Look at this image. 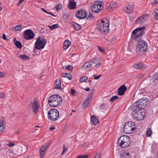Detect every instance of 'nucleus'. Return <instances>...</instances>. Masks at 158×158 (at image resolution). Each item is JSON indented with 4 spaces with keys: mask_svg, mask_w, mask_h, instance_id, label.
Returning <instances> with one entry per match:
<instances>
[{
    "mask_svg": "<svg viewBox=\"0 0 158 158\" xmlns=\"http://www.w3.org/2000/svg\"><path fill=\"white\" fill-rule=\"evenodd\" d=\"M19 57L22 59L25 60L28 59V57L25 55H21Z\"/></svg>",
    "mask_w": 158,
    "mask_h": 158,
    "instance_id": "nucleus-34",
    "label": "nucleus"
},
{
    "mask_svg": "<svg viewBox=\"0 0 158 158\" xmlns=\"http://www.w3.org/2000/svg\"><path fill=\"white\" fill-rule=\"evenodd\" d=\"M59 116V111L56 109L50 110L48 113V118L51 121H55L57 120Z\"/></svg>",
    "mask_w": 158,
    "mask_h": 158,
    "instance_id": "nucleus-6",
    "label": "nucleus"
},
{
    "mask_svg": "<svg viewBox=\"0 0 158 158\" xmlns=\"http://www.w3.org/2000/svg\"><path fill=\"white\" fill-rule=\"evenodd\" d=\"M156 81V80L154 77H153V78L151 80L149 87H152L156 85L157 82Z\"/></svg>",
    "mask_w": 158,
    "mask_h": 158,
    "instance_id": "nucleus-25",
    "label": "nucleus"
},
{
    "mask_svg": "<svg viewBox=\"0 0 158 158\" xmlns=\"http://www.w3.org/2000/svg\"><path fill=\"white\" fill-rule=\"evenodd\" d=\"M5 128V126H4V128L3 129L2 127H0V133L3 132Z\"/></svg>",
    "mask_w": 158,
    "mask_h": 158,
    "instance_id": "nucleus-51",
    "label": "nucleus"
},
{
    "mask_svg": "<svg viewBox=\"0 0 158 158\" xmlns=\"http://www.w3.org/2000/svg\"><path fill=\"white\" fill-rule=\"evenodd\" d=\"M152 133V131L151 128L148 127L146 131V135L148 137H150Z\"/></svg>",
    "mask_w": 158,
    "mask_h": 158,
    "instance_id": "nucleus-31",
    "label": "nucleus"
},
{
    "mask_svg": "<svg viewBox=\"0 0 158 158\" xmlns=\"http://www.w3.org/2000/svg\"><path fill=\"white\" fill-rule=\"evenodd\" d=\"M153 77L156 80V81H158V73L156 74L155 76H153Z\"/></svg>",
    "mask_w": 158,
    "mask_h": 158,
    "instance_id": "nucleus-53",
    "label": "nucleus"
},
{
    "mask_svg": "<svg viewBox=\"0 0 158 158\" xmlns=\"http://www.w3.org/2000/svg\"><path fill=\"white\" fill-rule=\"evenodd\" d=\"M62 7V5L60 4H58L56 5L55 8L56 10H58L61 9Z\"/></svg>",
    "mask_w": 158,
    "mask_h": 158,
    "instance_id": "nucleus-38",
    "label": "nucleus"
},
{
    "mask_svg": "<svg viewBox=\"0 0 158 158\" xmlns=\"http://www.w3.org/2000/svg\"><path fill=\"white\" fill-rule=\"evenodd\" d=\"M15 38L14 39V43L15 45L16 46L19 48H21L22 47V45L21 43L18 41H15Z\"/></svg>",
    "mask_w": 158,
    "mask_h": 158,
    "instance_id": "nucleus-30",
    "label": "nucleus"
},
{
    "mask_svg": "<svg viewBox=\"0 0 158 158\" xmlns=\"http://www.w3.org/2000/svg\"><path fill=\"white\" fill-rule=\"evenodd\" d=\"M34 34L31 30L27 29L24 31L23 37L26 40L32 39L34 38Z\"/></svg>",
    "mask_w": 158,
    "mask_h": 158,
    "instance_id": "nucleus-11",
    "label": "nucleus"
},
{
    "mask_svg": "<svg viewBox=\"0 0 158 158\" xmlns=\"http://www.w3.org/2000/svg\"><path fill=\"white\" fill-rule=\"evenodd\" d=\"M120 158H130V154L128 152H122L120 154Z\"/></svg>",
    "mask_w": 158,
    "mask_h": 158,
    "instance_id": "nucleus-24",
    "label": "nucleus"
},
{
    "mask_svg": "<svg viewBox=\"0 0 158 158\" xmlns=\"http://www.w3.org/2000/svg\"><path fill=\"white\" fill-rule=\"evenodd\" d=\"M50 144L49 142H47L42 146L40 150V155L41 158H43L44 157L47 148L49 147Z\"/></svg>",
    "mask_w": 158,
    "mask_h": 158,
    "instance_id": "nucleus-14",
    "label": "nucleus"
},
{
    "mask_svg": "<svg viewBox=\"0 0 158 158\" xmlns=\"http://www.w3.org/2000/svg\"><path fill=\"white\" fill-rule=\"evenodd\" d=\"M93 18V15L91 13L89 14L88 16V19H91Z\"/></svg>",
    "mask_w": 158,
    "mask_h": 158,
    "instance_id": "nucleus-47",
    "label": "nucleus"
},
{
    "mask_svg": "<svg viewBox=\"0 0 158 158\" xmlns=\"http://www.w3.org/2000/svg\"><path fill=\"white\" fill-rule=\"evenodd\" d=\"M2 38L4 40H6L7 41L9 40V39H7L5 34H3L2 35Z\"/></svg>",
    "mask_w": 158,
    "mask_h": 158,
    "instance_id": "nucleus-49",
    "label": "nucleus"
},
{
    "mask_svg": "<svg viewBox=\"0 0 158 158\" xmlns=\"http://www.w3.org/2000/svg\"><path fill=\"white\" fill-rule=\"evenodd\" d=\"M116 40V38L115 37V36H114V37H113L111 39V40H110V43L111 44H112Z\"/></svg>",
    "mask_w": 158,
    "mask_h": 158,
    "instance_id": "nucleus-48",
    "label": "nucleus"
},
{
    "mask_svg": "<svg viewBox=\"0 0 158 158\" xmlns=\"http://www.w3.org/2000/svg\"><path fill=\"white\" fill-rule=\"evenodd\" d=\"M69 8L71 10L75 9L76 8V3L75 2L70 1H69Z\"/></svg>",
    "mask_w": 158,
    "mask_h": 158,
    "instance_id": "nucleus-21",
    "label": "nucleus"
},
{
    "mask_svg": "<svg viewBox=\"0 0 158 158\" xmlns=\"http://www.w3.org/2000/svg\"><path fill=\"white\" fill-rule=\"evenodd\" d=\"M24 0H19L18 3L17 4V6H19L23 2Z\"/></svg>",
    "mask_w": 158,
    "mask_h": 158,
    "instance_id": "nucleus-52",
    "label": "nucleus"
},
{
    "mask_svg": "<svg viewBox=\"0 0 158 158\" xmlns=\"http://www.w3.org/2000/svg\"><path fill=\"white\" fill-rule=\"evenodd\" d=\"M135 127L133 122H128L125 123L123 128V131L126 134L133 133L135 129Z\"/></svg>",
    "mask_w": 158,
    "mask_h": 158,
    "instance_id": "nucleus-7",
    "label": "nucleus"
},
{
    "mask_svg": "<svg viewBox=\"0 0 158 158\" xmlns=\"http://www.w3.org/2000/svg\"><path fill=\"white\" fill-rule=\"evenodd\" d=\"M5 121L4 117L2 116L1 118L0 121V127H2L3 129L4 128V126H5Z\"/></svg>",
    "mask_w": 158,
    "mask_h": 158,
    "instance_id": "nucleus-27",
    "label": "nucleus"
},
{
    "mask_svg": "<svg viewBox=\"0 0 158 158\" xmlns=\"http://www.w3.org/2000/svg\"><path fill=\"white\" fill-rule=\"evenodd\" d=\"M15 145V144L14 143L10 142L9 144H7V145L9 147H12Z\"/></svg>",
    "mask_w": 158,
    "mask_h": 158,
    "instance_id": "nucleus-44",
    "label": "nucleus"
},
{
    "mask_svg": "<svg viewBox=\"0 0 158 158\" xmlns=\"http://www.w3.org/2000/svg\"><path fill=\"white\" fill-rule=\"evenodd\" d=\"M4 97L5 95L3 93H0V98H3Z\"/></svg>",
    "mask_w": 158,
    "mask_h": 158,
    "instance_id": "nucleus-56",
    "label": "nucleus"
},
{
    "mask_svg": "<svg viewBox=\"0 0 158 158\" xmlns=\"http://www.w3.org/2000/svg\"><path fill=\"white\" fill-rule=\"evenodd\" d=\"M101 65V63H98V64H96L95 65V67L97 68H98Z\"/></svg>",
    "mask_w": 158,
    "mask_h": 158,
    "instance_id": "nucleus-58",
    "label": "nucleus"
},
{
    "mask_svg": "<svg viewBox=\"0 0 158 158\" xmlns=\"http://www.w3.org/2000/svg\"><path fill=\"white\" fill-rule=\"evenodd\" d=\"M118 98L117 96H115L112 97L110 100V102H114L116 99H118Z\"/></svg>",
    "mask_w": 158,
    "mask_h": 158,
    "instance_id": "nucleus-36",
    "label": "nucleus"
},
{
    "mask_svg": "<svg viewBox=\"0 0 158 158\" xmlns=\"http://www.w3.org/2000/svg\"><path fill=\"white\" fill-rule=\"evenodd\" d=\"M6 75L5 73L2 72L0 71V78H2L4 77Z\"/></svg>",
    "mask_w": 158,
    "mask_h": 158,
    "instance_id": "nucleus-46",
    "label": "nucleus"
},
{
    "mask_svg": "<svg viewBox=\"0 0 158 158\" xmlns=\"http://www.w3.org/2000/svg\"><path fill=\"white\" fill-rule=\"evenodd\" d=\"M46 43V40L43 36L39 37L35 44V48L36 49L40 50L44 48Z\"/></svg>",
    "mask_w": 158,
    "mask_h": 158,
    "instance_id": "nucleus-8",
    "label": "nucleus"
},
{
    "mask_svg": "<svg viewBox=\"0 0 158 158\" xmlns=\"http://www.w3.org/2000/svg\"><path fill=\"white\" fill-rule=\"evenodd\" d=\"M89 105V104H87L86 103H85L84 102L82 104V106L84 108H87Z\"/></svg>",
    "mask_w": 158,
    "mask_h": 158,
    "instance_id": "nucleus-41",
    "label": "nucleus"
},
{
    "mask_svg": "<svg viewBox=\"0 0 158 158\" xmlns=\"http://www.w3.org/2000/svg\"><path fill=\"white\" fill-rule=\"evenodd\" d=\"M91 121L92 124L96 125L99 123V120L98 118L94 115L91 117Z\"/></svg>",
    "mask_w": 158,
    "mask_h": 158,
    "instance_id": "nucleus-19",
    "label": "nucleus"
},
{
    "mask_svg": "<svg viewBox=\"0 0 158 158\" xmlns=\"http://www.w3.org/2000/svg\"><path fill=\"white\" fill-rule=\"evenodd\" d=\"M62 102L61 97L59 95L56 94L50 97L48 101L50 105L53 107L58 106L61 104Z\"/></svg>",
    "mask_w": 158,
    "mask_h": 158,
    "instance_id": "nucleus-4",
    "label": "nucleus"
},
{
    "mask_svg": "<svg viewBox=\"0 0 158 158\" xmlns=\"http://www.w3.org/2000/svg\"><path fill=\"white\" fill-rule=\"evenodd\" d=\"M41 9L44 12H45L46 13H48V12L44 8H41Z\"/></svg>",
    "mask_w": 158,
    "mask_h": 158,
    "instance_id": "nucleus-60",
    "label": "nucleus"
},
{
    "mask_svg": "<svg viewBox=\"0 0 158 158\" xmlns=\"http://www.w3.org/2000/svg\"><path fill=\"white\" fill-rule=\"evenodd\" d=\"M65 69L69 70H71L73 69V67L72 66L69 65L66 66Z\"/></svg>",
    "mask_w": 158,
    "mask_h": 158,
    "instance_id": "nucleus-40",
    "label": "nucleus"
},
{
    "mask_svg": "<svg viewBox=\"0 0 158 158\" xmlns=\"http://www.w3.org/2000/svg\"><path fill=\"white\" fill-rule=\"evenodd\" d=\"M30 106L33 109V111L35 113H37L40 107V105L38 102L34 99L33 102H31L30 105Z\"/></svg>",
    "mask_w": 158,
    "mask_h": 158,
    "instance_id": "nucleus-12",
    "label": "nucleus"
},
{
    "mask_svg": "<svg viewBox=\"0 0 158 158\" xmlns=\"http://www.w3.org/2000/svg\"><path fill=\"white\" fill-rule=\"evenodd\" d=\"M22 28V26L21 25H18L15 27V29L16 31H19Z\"/></svg>",
    "mask_w": 158,
    "mask_h": 158,
    "instance_id": "nucleus-35",
    "label": "nucleus"
},
{
    "mask_svg": "<svg viewBox=\"0 0 158 158\" xmlns=\"http://www.w3.org/2000/svg\"><path fill=\"white\" fill-rule=\"evenodd\" d=\"M97 47L98 48V49L99 51L103 53H105V50L102 48L100 46H98Z\"/></svg>",
    "mask_w": 158,
    "mask_h": 158,
    "instance_id": "nucleus-37",
    "label": "nucleus"
},
{
    "mask_svg": "<svg viewBox=\"0 0 158 158\" xmlns=\"http://www.w3.org/2000/svg\"><path fill=\"white\" fill-rule=\"evenodd\" d=\"M102 3V2L99 1H95L91 8L92 11L95 13L98 12L103 8Z\"/></svg>",
    "mask_w": 158,
    "mask_h": 158,
    "instance_id": "nucleus-9",
    "label": "nucleus"
},
{
    "mask_svg": "<svg viewBox=\"0 0 158 158\" xmlns=\"http://www.w3.org/2000/svg\"><path fill=\"white\" fill-rule=\"evenodd\" d=\"M88 155L79 156L77 158H88Z\"/></svg>",
    "mask_w": 158,
    "mask_h": 158,
    "instance_id": "nucleus-42",
    "label": "nucleus"
},
{
    "mask_svg": "<svg viewBox=\"0 0 158 158\" xmlns=\"http://www.w3.org/2000/svg\"><path fill=\"white\" fill-rule=\"evenodd\" d=\"M105 105L104 104H102V105L101 107H102H102H104L105 106Z\"/></svg>",
    "mask_w": 158,
    "mask_h": 158,
    "instance_id": "nucleus-64",
    "label": "nucleus"
},
{
    "mask_svg": "<svg viewBox=\"0 0 158 158\" xmlns=\"http://www.w3.org/2000/svg\"><path fill=\"white\" fill-rule=\"evenodd\" d=\"M96 28L103 34H108L109 32V20L107 19L102 20L100 23L97 24Z\"/></svg>",
    "mask_w": 158,
    "mask_h": 158,
    "instance_id": "nucleus-2",
    "label": "nucleus"
},
{
    "mask_svg": "<svg viewBox=\"0 0 158 158\" xmlns=\"http://www.w3.org/2000/svg\"><path fill=\"white\" fill-rule=\"evenodd\" d=\"M131 142L130 137L128 136L125 135L121 136L118 140V145L123 148L128 147L129 146Z\"/></svg>",
    "mask_w": 158,
    "mask_h": 158,
    "instance_id": "nucleus-3",
    "label": "nucleus"
},
{
    "mask_svg": "<svg viewBox=\"0 0 158 158\" xmlns=\"http://www.w3.org/2000/svg\"><path fill=\"white\" fill-rule=\"evenodd\" d=\"M147 98H142L135 102L134 104V106L135 107V112H137V111L139 112L143 110L147 104Z\"/></svg>",
    "mask_w": 158,
    "mask_h": 158,
    "instance_id": "nucleus-5",
    "label": "nucleus"
},
{
    "mask_svg": "<svg viewBox=\"0 0 158 158\" xmlns=\"http://www.w3.org/2000/svg\"><path fill=\"white\" fill-rule=\"evenodd\" d=\"M55 85H56L55 88L56 89H61V82L59 79H56Z\"/></svg>",
    "mask_w": 158,
    "mask_h": 158,
    "instance_id": "nucleus-23",
    "label": "nucleus"
},
{
    "mask_svg": "<svg viewBox=\"0 0 158 158\" xmlns=\"http://www.w3.org/2000/svg\"><path fill=\"white\" fill-rule=\"evenodd\" d=\"M127 89V87L124 85H122L118 89V94L121 96L123 95Z\"/></svg>",
    "mask_w": 158,
    "mask_h": 158,
    "instance_id": "nucleus-16",
    "label": "nucleus"
},
{
    "mask_svg": "<svg viewBox=\"0 0 158 158\" xmlns=\"http://www.w3.org/2000/svg\"><path fill=\"white\" fill-rule=\"evenodd\" d=\"M94 91L95 90L94 89H92L89 93V94L91 95V96H93V94H94Z\"/></svg>",
    "mask_w": 158,
    "mask_h": 158,
    "instance_id": "nucleus-57",
    "label": "nucleus"
},
{
    "mask_svg": "<svg viewBox=\"0 0 158 158\" xmlns=\"http://www.w3.org/2000/svg\"><path fill=\"white\" fill-rule=\"evenodd\" d=\"M144 28V27L137 28L132 32L131 38L137 41L136 50L137 54L139 55L142 54L148 49V44L147 42L143 40L141 38Z\"/></svg>",
    "mask_w": 158,
    "mask_h": 158,
    "instance_id": "nucleus-1",
    "label": "nucleus"
},
{
    "mask_svg": "<svg viewBox=\"0 0 158 158\" xmlns=\"http://www.w3.org/2000/svg\"><path fill=\"white\" fill-rule=\"evenodd\" d=\"M91 101V98L89 99V98H86L85 100V103H86L87 104H89L90 102Z\"/></svg>",
    "mask_w": 158,
    "mask_h": 158,
    "instance_id": "nucleus-39",
    "label": "nucleus"
},
{
    "mask_svg": "<svg viewBox=\"0 0 158 158\" xmlns=\"http://www.w3.org/2000/svg\"><path fill=\"white\" fill-rule=\"evenodd\" d=\"M70 90L71 91V94H72L73 95H75L76 94V92L75 90H73L72 89H70Z\"/></svg>",
    "mask_w": 158,
    "mask_h": 158,
    "instance_id": "nucleus-50",
    "label": "nucleus"
},
{
    "mask_svg": "<svg viewBox=\"0 0 158 158\" xmlns=\"http://www.w3.org/2000/svg\"><path fill=\"white\" fill-rule=\"evenodd\" d=\"M55 128L54 127H49V130H53L55 129Z\"/></svg>",
    "mask_w": 158,
    "mask_h": 158,
    "instance_id": "nucleus-62",
    "label": "nucleus"
},
{
    "mask_svg": "<svg viewBox=\"0 0 158 158\" xmlns=\"http://www.w3.org/2000/svg\"><path fill=\"white\" fill-rule=\"evenodd\" d=\"M62 76L63 77H67L69 80H71L72 76L68 73H62Z\"/></svg>",
    "mask_w": 158,
    "mask_h": 158,
    "instance_id": "nucleus-28",
    "label": "nucleus"
},
{
    "mask_svg": "<svg viewBox=\"0 0 158 158\" xmlns=\"http://www.w3.org/2000/svg\"><path fill=\"white\" fill-rule=\"evenodd\" d=\"M155 18L158 20V10H155Z\"/></svg>",
    "mask_w": 158,
    "mask_h": 158,
    "instance_id": "nucleus-43",
    "label": "nucleus"
},
{
    "mask_svg": "<svg viewBox=\"0 0 158 158\" xmlns=\"http://www.w3.org/2000/svg\"><path fill=\"white\" fill-rule=\"evenodd\" d=\"M96 60V59L94 58L91 61L85 63L81 67V69L83 70H85L89 68H92L93 65L96 63L95 61Z\"/></svg>",
    "mask_w": 158,
    "mask_h": 158,
    "instance_id": "nucleus-10",
    "label": "nucleus"
},
{
    "mask_svg": "<svg viewBox=\"0 0 158 158\" xmlns=\"http://www.w3.org/2000/svg\"><path fill=\"white\" fill-rule=\"evenodd\" d=\"M117 3L115 2H110L109 4V9L113 10L117 6Z\"/></svg>",
    "mask_w": 158,
    "mask_h": 158,
    "instance_id": "nucleus-26",
    "label": "nucleus"
},
{
    "mask_svg": "<svg viewBox=\"0 0 158 158\" xmlns=\"http://www.w3.org/2000/svg\"><path fill=\"white\" fill-rule=\"evenodd\" d=\"M87 13L86 11L84 10H80L76 13V17L79 19L85 18L87 15Z\"/></svg>",
    "mask_w": 158,
    "mask_h": 158,
    "instance_id": "nucleus-13",
    "label": "nucleus"
},
{
    "mask_svg": "<svg viewBox=\"0 0 158 158\" xmlns=\"http://www.w3.org/2000/svg\"><path fill=\"white\" fill-rule=\"evenodd\" d=\"M158 3V0H154L152 4V5H155Z\"/></svg>",
    "mask_w": 158,
    "mask_h": 158,
    "instance_id": "nucleus-55",
    "label": "nucleus"
},
{
    "mask_svg": "<svg viewBox=\"0 0 158 158\" xmlns=\"http://www.w3.org/2000/svg\"><path fill=\"white\" fill-rule=\"evenodd\" d=\"M93 96H91L90 94H89L87 96V98H89V99L92 98Z\"/></svg>",
    "mask_w": 158,
    "mask_h": 158,
    "instance_id": "nucleus-59",
    "label": "nucleus"
},
{
    "mask_svg": "<svg viewBox=\"0 0 158 158\" xmlns=\"http://www.w3.org/2000/svg\"><path fill=\"white\" fill-rule=\"evenodd\" d=\"M142 110L139 112V111H137V112H135V110H134L132 114L134 115V116L136 120L138 121L141 120L144 118V116L142 114V110Z\"/></svg>",
    "mask_w": 158,
    "mask_h": 158,
    "instance_id": "nucleus-15",
    "label": "nucleus"
},
{
    "mask_svg": "<svg viewBox=\"0 0 158 158\" xmlns=\"http://www.w3.org/2000/svg\"><path fill=\"white\" fill-rule=\"evenodd\" d=\"M72 25L74 28L77 30H79L81 28L80 25L75 23L73 22L72 23Z\"/></svg>",
    "mask_w": 158,
    "mask_h": 158,
    "instance_id": "nucleus-29",
    "label": "nucleus"
},
{
    "mask_svg": "<svg viewBox=\"0 0 158 158\" xmlns=\"http://www.w3.org/2000/svg\"><path fill=\"white\" fill-rule=\"evenodd\" d=\"M48 27L50 29L52 30H53L54 29L58 28L59 27V25L58 24H56L53 25L52 26H48Z\"/></svg>",
    "mask_w": 158,
    "mask_h": 158,
    "instance_id": "nucleus-32",
    "label": "nucleus"
},
{
    "mask_svg": "<svg viewBox=\"0 0 158 158\" xmlns=\"http://www.w3.org/2000/svg\"><path fill=\"white\" fill-rule=\"evenodd\" d=\"M101 76V75H99L97 76H94V79L95 80H98Z\"/></svg>",
    "mask_w": 158,
    "mask_h": 158,
    "instance_id": "nucleus-54",
    "label": "nucleus"
},
{
    "mask_svg": "<svg viewBox=\"0 0 158 158\" xmlns=\"http://www.w3.org/2000/svg\"><path fill=\"white\" fill-rule=\"evenodd\" d=\"M84 89L86 91H89V90L90 89L89 88H86L85 89Z\"/></svg>",
    "mask_w": 158,
    "mask_h": 158,
    "instance_id": "nucleus-63",
    "label": "nucleus"
},
{
    "mask_svg": "<svg viewBox=\"0 0 158 158\" xmlns=\"http://www.w3.org/2000/svg\"><path fill=\"white\" fill-rule=\"evenodd\" d=\"M67 151V149L66 148H64V145L63 146V152L61 153V155H63L64 154V153L66 152Z\"/></svg>",
    "mask_w": 158,
    "mask_h": 158,
    "instance_id": "nucleus-45",
    "label": "nucleus"
},
{
    "mask_svg": "<svg viewBox=\"0 0 158 158\" xmlns=\"http://www.w3.org/2000/svg\"><path fill=\"white\" fill-rule=\"evenodd\" d=\"M70 42L68 40H65L63 43V48L64 50L67 49L70 46Z\"/></svg>",
    "mask_w": 158,
    "mask_h": 158,
    "instance_id": "nucleus-22",
    "label": "nucleus"
},
{
    "mask_svg": "<svg viewBox=\"0 0 158 158\" xmlns=\"http://www.w3.org/2000/svg\"><path fill=\"white\" fill-rule=\"evenodd\" d=\"M146 18L143 17H140L136 20V23L138 24H140L143 23L145 21Z\"/></svg>",
    "mask_w": 158,
    "mask_h": 158,
    "instance_id": "nucleus-20",
    "label": "nucleus"
},
{
    "mask_svg": "<svg viewBox=\"0 0 158 158\" xmlns=\"http://www.w3.org/2000/svg\"><path fill=\"white\" fill-rule=\"evenodd\" d=\"M94 158H100V155L99 154L96 155Z\"/></svg>",
    "mask_w": 158,
    "mask_h": 158,
    "instance_id": "nucleus-61",
    "label": "nucleus"
},
{
    "mask_svg": "<svg viewBox=\"0 0 158 158\" xmlns=\"http://www.w3.org/2000/svg\"><path fill=\"white\" fill-rule=\"evenodd\" d=\"M87 79L88 78L87 77L84 76L80 78L79 81L80 82H83L87 80Z\"/></svg>",
    "mask_w": 158,
    "mask_h": 158,
    "instance_id": "nucleus-33",
    "label": "nucleus"
},
{
    "mask_svg": "<svg viewBox=\"0 0 158 158\" xmlns=\"http://www.w3.org/2000/svg\"><path fill=\"white\" fill-rule=\"evenodd\" d=\"M133 66L136 69L140 70H143L145 68L144 64L140 63L134 64L133 65Z\"/></svg>",
    "mask_w": 158,
    "mask_h": 158,
    "instance_id": "nucleus-18",
    "label": "nucleus"
},
{
    "mask_svg": "<svg viewBox=\"0 0 158 158\" xmlns=\"http://www.w3.org/2000/svg\"><path fill=\"white\" fill-rule=\"evenodd\" d=\"M134 7L132 5H128L126 8L123 9L124 11L127 14L132 13L133 11Z\"/></svg>",
    "mask_w": 158,
    "mask_h": 158,
    "instance_id": "nucleus-17",
    "label": "nucleus"
}]
</instances>
